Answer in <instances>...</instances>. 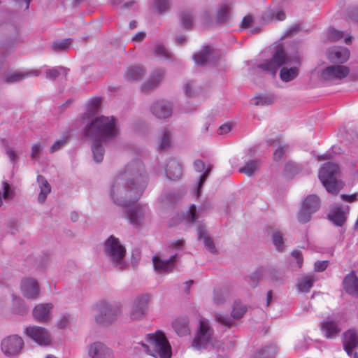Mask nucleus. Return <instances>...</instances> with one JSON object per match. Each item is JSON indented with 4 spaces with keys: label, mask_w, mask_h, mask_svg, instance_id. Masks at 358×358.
Returning a JSON list of instances; mask_svg holds the SVG:
<instances>
[{
    "label": "nucleus",
    "mask_w": 358,
    "mask_h": 358,
    "mask_svg": "<svg viewBox=\"0 0 358 358\" xmlns=\"http://www.w3.org/2000/svg\"><path fill=\"white\" fill-rule=\"evenodd\" d=\"M148 183L144 165L140 160L127 163L120 171L110 191L114 203L139 199Z\"/></svg>",
    "instance_id": "f257e3e1"
},
{
    "label": "nucleus",
    "mask_w": 358,
    "mask_h": 358,
    "mask_svg": "<svg viewBox=\"0 0 358 358\" xmlns=\"http://www.w3.org/2000/svg\"><path fill=\"white\" fill-rule=\"evenodd\" d=\"M301 57L299 53L287 55L282 45L275 47L272 57L269 60L258 65V68L266 71L273 76L280 71V78L283 82H289L299 75V66L301 65Z\"/></svg>",
    "instance_id": "f03ea898"
},
{
    "label": "nucleus",
    "mask_w": 358,
    "mask_h": 358,
    "mask_svg": "<svg viewBox=\"0 0 358 358\" xmlns=\"http://www.w3.org/2000/svg\"><path fill=\"white\" fill-rule=\"evenodd\" d=\"M85 136L91 140L109 143L117 138L120 130L113 116H99L92 120L83 129Z\"/></svg>",
    "instance_id": "7ed1b4c3"
},
{
    "label": "nucleus",
    "mask_w": 358,
    "mask_h": 358,
    "mask_svg": "<svg viewBox=\"0 0 358 358\" xmlns=\"http://www.w3.org/2000/svg\"><path fill=\"white\" fill-rule=\"evenodd\" d=\"M103 252L111 264L117 270L123 271L127 268L128 264L125 262L126 249L113 235L105 241Z\"/></svg>",
    "instance_id": "20e7f679"
},
{
    "label": "nucleus",
    "mask_w": 358,
    "mask_h": 358,
    "mask_svg": "<svg viewBox=\"0 0 358 358\" xmlns=\"http://www.w3.org/2000/svg\"><path fill=\"white\" fill-rule=\"evenodd\" d=\"M148 345L142 344L150 355L155 358H171V347L164 333L160 331L148 335Z\"/></svg>",
    "instance_id": "39448f33"
},
{
    "label": "nucleus",
    "mask_w": 358,
    "mask_h": 358,
    "mask_svg": "<svg viewBox=\"0 0 358 358\" xmlns=\"http://www.w3.org/2000/svg\"><path fill=\"white\" fill-rule=\"evenodd\" d=\"M338 173V165L331 162L324 164L319 171V179L331 194H336L343 187V183L336 178Z\"/></svg>",
    "instance_id": "423d86ee"
},
{
    "label": "nucleus",
    "mask_w": 358,
    "mask_h": 358,
    "mask_svg": "<svg viewBox=\"0 0 358 358\" xmlns=\"http://www.w3.org/2000/svg\"><path fill=\"white\" fill-rule=\"evenodd\" d=\"M96 322L101 326H108L115 321L120 315V308L115 304H111L106 301H101L96 304Z\"/></svg>",
    "instance_id": "0eeeda50"
},
{
    "label": "nucleus",
    "mask_w": 358,
    "mask_h": 358,
    "mask_svg": "<svg viewBox=\"0 0 358 358\" xmlns=\"http://www.w3.org/2000/svg\"><path fill=\"white\" fill-rule=\"evenodd\" d=\"M138 199H131V201L122 202L123 203H116L117 206L126 208V216L129 222L134 227H138L143 224L145 215L148 213V207L146 206L137 203Z\"/></svg>",
    "instance_id": "6e6552de"
},
{
    "label": "nucleus",
    "mask_w": 358,
    "mask_h": 358,
    "mask_svg": "<svg viewBox=\"0 0 358 358\" xmlns=\"http://www.w3.org/2000/svg\"><path fill=\"white\" fill-rule=\"evenodd\" d=\"M213 334V329L210 327L208 321L201 318L199 320V327L192 341V346L199 351L206 349Z\"/></svg>",
    "instance_id": "1a4fd4ad"
},
{
    "label": "nucleus",
    "mask_w": 358,
    "mask_h": 358,
    "mask_svg": "<svg viewBox=\"0 0 358 358\" xmlns=\"http://www.w3.org/2000/svg\"><path fill=\"white\" fill-rule=\"evenodd\" d=\"M320 208V198L315 194L308 196L304 199L301 208L298 213V221L302 224L309 222L311 219L312 214L317 212Z\"/></svg>",
    "instance_id": "9d476101"
},
{
    "label": "nucleus",
    "mask_w": 358,
    "mask_h": 358,
    "mask_svg": "<svg viewBox=\"0 0 358 358\" xmlns=\"http://www.w3.org/2000/svg\"><path fill=\"white\" fill-rule=\"evenodd\" d=\"M349 73L350 69L345 66L330 65L322 71L320 78L323 81L336 83L347 77Z\"/></svg>",
    "instance_id": "9b49d317"
},
{
    "label": "nucleus",
    "mask_w": 358,
    "mask_h": 358,
    "mask_svg": "<svg viewBox=\"0 0 358 358\" xmlns=\"http://www.w3.org/2000/svg\"><path fill=\"white\" fill-rule=\"evenodd\" d=\"M24 346V341L17 335L9 336L2 340L1 348L3 353L7 357L18 355Z\"/></svg>",
    "instance_id": "f8f14e48"
},
{
    "label": "nucleus",
    "mask_w": 358,
    "mask_h": 358,
    "mask_svg": "<svg viewBox=\"0 0 358 358\" xmlns=\"http://www.w3.org/2000/svg\"><path fill=\"white\" fill-rule=\"evenodd\" d=\"M150 296L148 294H142L137 296L133 301L129 316L132 320H142L148 308Z\"/></svg>",
    "instance_id": "ddd939ff"
},
{
    "label": "nucleus",
    "mask_w": 358,
    "mask_h": 358,
    "mask_svg": "<svg viewBox=\"0 0 358 358\" xmlns=\"http://www.w3.org/2000/svg\"><path fill=\"white\" fill-rule=\"evenodd\" d=\"M87 355L90 358H114V351L106 344L101 341H95L87 347Z\"/></svg>",
    "instance_id": "4468645a"
},
{
    "label": "nucleus",
    "mask_w": 358,
    "mask_h": 358,
    "mask_svg": "<svg viewBox=\"0 0 358 358\" xmlns=\"http://www.w3.org/2000/svg\"><path fill=\"white\" fill-rule=\"evenodd\" d=\"M245 312V306L240 302L235 301L231 314L232 318H231L227 315L218 313L215 315V319L221 324L230 327L234 324V320H238L242 317Z\"/></svg>",
    "instance_id": "2eb2a0df"
},
{
    "label": "nucleus",
    "mask_w": 358,
    "mask_h": 358,
    "mask_svg": "<svg viewBox=\"0 0 358 358\" xmlns=\"http://www.w3.org/2000/svg\"><path fill=\"white\" fill-rule=\"evenodd\" d=\"M25 333L40 345H48L51 342L49 332L43 327H28L25 329Z\"/></svg>",
    "instance_id": "dca6fc26"
},
{
    "label": "nucleus",
    "mask_w": 358,
    "mask_h": 358,
    "mask_svg": "<svg viewBox=\"0 0 358 358\" xmlns=\"http://www.w3.org/2000/svg\"><path fill=\"white\" fill-rule=\"evenodd\" d=\"M320 327L323 336L327 339L336 338L342 330L339 322L329 317L321 322Z\"/></svg>",
    "instance_id": "f3484780"
},
{
    "label": "nucleus",
    "mask_w": 358,
    "mask_h": 358,
    "mask_svg": "<svg viewBox=\"0 0 358 358\" xmlns=\"http://www.w3.org/2000/svg\"><path fill=\"white\" fill-rule=\"evenodd\" d=\"M20 288L22 295L29 300H34L39 296L40 286L38 281L34 278L22 279Z\"/></svg>",
    "instance_id": "a211bd4d"
},
{
    "label": "nucleus",
    "mask_w": 358,
    "mask_h": 358,
    "mask_svg": "<svg viewBox=\"0 0 358 358\" xmlns=\"http://www.w3.org/2000/svg\"><path fill=\"white\" fill-rule=\"evenodd\" d=\"M0 37L2 38L3 45L12 46L18 41V29L15 25L11 24L0 26Z\"/></svg>",
    "instance_id": "6ab92c4d"
},
{
    "label": "nucleus",
    "mask_w": 358,
    "mask_h": 358,
    "mask_svg": "<svg viewBox=\"0 0 358 358\" xmlns=\"http://www.w3.org/2000/svg\"><path fill=\"white\" fill-rule=\"evenodd\" d=\"M342 343L344 350L349 356H351L353 350L358 347V329L350 328L343 332Z\"/></svg>",
    "instance_id": "aec40b11"
},
{
    "label": "nucleus",
    "mask_w": 358,
    "mask_h": 358,
    "mask_svg": "<svg viewBox=\"0 0 358 358\" xmlns=\"http://www.w3.org/2000/svg\"><path fill=\"white\" fill-rule=\"evenodd\" d=\"M177 254H173L167 259H163L157 255L152 257L155 270L160 273H169L173 271Z\"/></svg>",
    "instance_id": "412c9836"
},
{
    "label": "nucleus",
    "mask_w": 358,
    "mask_h": 358,
    "mask_svg": "<svg viewBox=\"0 0 358 358\" xmlns=\"http://www.w3.org/2000/svg\"><path fill=\"white\" fill-rule=\"evenodd\" d=\"M152 113L159 119H165L169 117L173 111L171 103L165 101H158L155 102L151 106Z\"/></svg>",
    "instance_id": "4be33fe9"
},
{
    "label": "nucleus",
    "mask_w": 358,
    "mask_h": 358,
    "mask_svg": "<svg viewBox=\"0 0 358 358\" xmlns=\"http://www.w3.org/2000/svg\"><path fill=\"white\" fill-rule=\"evenodd\" d=\"M52 307L50 303L36 305L32 311L34 318L39 322H48L51 319L50 311Z\"/></svg>",
    "instance_id": "5701e85b"
},
{
    "label": "nucleus",
    "mask_w": 358,
    "mask_h": 358,
    "mask_svg": "<svg viewBox=\"0 0 358 358\" xmlns=\"http://www.w3.org/2000/svg\"><path fill=\"white\" fill-rule=\"evenodd\" d=\"M164 70L156 69L150 74L149 79L141 86L143 92H148L156 88L164 77Z\"/></svg>",
    "instance_id": "b1692460"
},
{
    "label": "nucleus",
    "mask_w": 358,
    "mask_h": 358,
    "mask_svg": "<svg viewBox=\"0 0 358 358\" xmlns=\"http://www.w3.org/2000/svg\"><path fill=\"white\" fill-rule=\"evenodd\" d=\"M349 57L350 51L344 47H335L329 49L327 52L328 59L334 63H344L349 59Z\"/></svg>",
    "instance_id": "393cba45"
},
{
    "label": "nucleus",
    "mask_w": 358,
    "mask_h": 358,
    "mask_svg": "<svg viewBox=\"0 0 358 358\" xmlns=\"http://www.w3.org/2000/svg\"><path fill=\"white\" fill-rule=\"evenodd\" d=\"M194 167L196 171L199 173H201L203 171V173L201 175L199 178V180L198 182V187L196 191V196H199L201 193V188L202 185L206 182L207 178L208 177L211 170H212V165L208 164L207 166H206L205 163L201 159H196L194 162Z\"/></svg>",
    "instance_id": "a878e982"
},
{
    "label": "nucleus",
    "mask_w": 358,
    "mask_h": 358,
    "mask_svg": "<svg viewBox=\"0 0 358 358\" xmlns=\"http://www.w3.org/2000/svg\"><path fill=\"white\" fill-rule=\"evenodd\" d=\"M343 285L347 293L358 296V278L354 271L350 272L344 278Z\"/></svg>",
    "instance_id": "bb28decb"
},
{
    "label": "nucleus",
    "mask_w": 358,
    "mask_h": 358,
    "mask_svg": "<svg viewBox=\"0 0 358 358\" xmlns=\"http://www.w3.org/2000/svg\"><path fill=\"white\" fill-rule=\"evenodd\" d=\"M165 172L169 179L178 180L182 175L181 164L176 159L171 158L167 162Z\"/></svg>",
    "instance_id": "cd10ccee"
},
{
    "label": "nucleus",
    "mask_w": 358,
    "mask_h": 358,
    "mask_svg": "<svg viewBox=\"0 0 358 358\" xmlns=\"http://www.w3.org/2000/svg\"><path fill=\"white\" fill-rule=\"evenodd\" d=\"M172 327L179 336H185L190 334L189 320L186 317H179L172 322Z\"/></svg>",
    "instance_id": "c85d7f7f"
},
{
    "label": "nucleus",
    "mask_w": 358,
    "mask_h": 358,
    "mask_svg": "<svg viewBox=\"0 0 358 358\" xmlns=\"http://www.w3.org/2000/svg\"><path fill=\"white\" fill-rule=\"evenodd\" d=\"M145 74V69L139 65L129 66L124 73L125 79L129 82L137 81Z\"/></svg>",
    "instance_id": "c756f323"
},
{
    "label": "nucleus",
    "mask_w": 358,
    "mask_h": 358,
    "mask_svg": "<svg viewBox=\"0 0 358 358\" xmlns=\"http://www.w3.org/2000/svg\"><path fill=\"white\" fill-rule=\"evenodd\" d=\"M198 238L203 240L204 246L212 254H217V250L211 237L208 234L203 226H199L197 230Z\"/></svg>",
    "instance_id": "7c9ffc66"
},
{
    "label": "nucleus",
    "mask_w": 358,
    "mask_h": 358,
    "mask_svg": "<svg viewBox=\"0 0 358 358\" xmlns=\"http://www.w3.org/2000/svg\"><path fill=\"white\" fill-rule=\"evenodd\" d=\"M329 219L336 226L341 227L346 220L345 212L341 207L333 208L328 215Z\"/></svg>",
    "instance_id": "2f4dec72"
},
{
    "label": "nucleus",
    "mask_w": 358,
    "mask_h": 358,
    "mask_svg": "<svg viewBox=\"0 0 358 358\" xmlns=\"http://www.w3.org/2000/svg\"><path fill=\"white\" fill-rule=\"evenodd\" d=\"M268 143L271 146H277V148L273 152V159L275 161L280 160L288 149V145L278 138L269 140Z\"/></svg>",
    "instance_id": "473e14b6"
},
{
    "label": "nucleus",
    "mask_w": 358,
    "mask_h": 358,
    "mask_svg": "<svg viewBox=\"0 0 358 358\" xmlns=\"http://www.w3.org/2000/svg\"><path fill=\"white\" fill-rule=\"evenodd\" d=\"M37 181L41 189L38 200L42 203L45 201L47 195L51 192V187L47 180L43 176H38Z\"/></svg>",
    "instance_id": "72a5a7b5"
},
{
    "label": "nucleus",
    "mask_w": 358,
    "mask_h": 358,
    "mask_svg": "<svg viewBox=\"0 0 358 358\" xmlns=\"http://www.w3.org/2000/svg\"><path fill=\"white\" fill-rule=\"evenodd\" d=\"M30 76H38L36 71L30 72H14L6 75L5 82L7 83H15L24 80Z\"/></svg>",
    "instance_id": "f704fd0d"
},
{
    "label": "nucleus",
    "mask_w": 358,
    "mask_h": 358,
    "mask_svg": "<svg viewBox=\"0 0 358 358\" xmlns=\"http://www.w3.org/2000/svg\"><path fill=\"white\" fill-rule=\"evenodd\" d=\"M266 278L272 282H282L285 279L284 273L274 267L266 268Z\"/></svg>",
    "instance_id": "c9c22d12"
},
{
    "label": "nucleus",
    "mask_w": 358,
    "mask_h": 358,
    "mask_svg": "<svg viewBox=\"0 0 358 358\" xmlns=\"http://www.w3.org/2000/svg\"><path fill=\"white\" fill-rule=\"evenodd\" d=\"M212 49L210 46L203 47L199 52L194 55L193 58L197 64L204 65L208 62Z\"/></svg>",
    "instance_id": "e433bc0d"
},
{
    "label": "nucleus",
    "mask_w": 358,
    "mask_h": 358,
    "mask_svg": "<svg viewBox=\"0 0 358 358\" xmlns=\"http://www.w3.org/2000/svg\"><path fill=\"white\" fill-rule=\"evenodd\" d=\"M94 143L92 145V151L93 154L94 160L99 163L102 162L104 155V148L102 145V141L93 140Z\"/></svg>",
    "instance_id": "4c0bfd02"
},
{
    "label": "nucleus",
    "mask_w": 358,
    "mask_h": 358,
    "mask_svg": "<svg viewBox=\"0 0 358 358\" xmlns=\"http://www.w3.org/2000/svg\"><path fill=\"white\" fill-rule=\"evenodd\" d=\"M230 17V7L227 4H221L217 11L215 21L217 23H224Z\"/></svg>",
    "instance_id": "58836bf2"
},
{
    "label": "nucleus",
    "mask_w": 358,
    "mask_h": 358,
    "mask_svg": "<svg viewBox=\"0 0 358 358\" xmlns=\"http://www.w3.org/2000/svg\"><path fill=\"white\" fill-rule=\"evenodd\" d=\"M315 280L316 279L313 275L303 277L297 284L298 289L303 292H309Z\"/></svg>",
    "instance_id": "ea45409f"
},
{
    "label": "nucleus",
    "mask_w": 358,
    "mask_h": 358,
    "mask_svg": "<svg viewBox=\"0 0 358 358\" xmlns=\"http://www.w3.org/2000/svg\"><path fill=\"white\" fill-rule=\"evenodd\" d=\"M275 353V348L273 345H268L261 348L253 355V358H271Z\"/></svg>",
    "instance_id": "a19ab883"
},
{
    "label": "nucleus",
    "mask_w": 358,
    "mask_h": 358,
    "mask_svg": "<svg viewBox=\"0 0 358 358\" xmlns=\"http://www.w3.org/2000/svg\"><path fill=\"white\" fill-rule=\"evenodd\" d=\"M259 166L258 160H252L245 163V166L239 169V172L243 173L248 176L253 175Z\"/></svg>",
    "instance_id": "79ce46f5"
},
{
    "label": "nucleus",
    "mask_w": 358,
    "mask_h": 358,
    "mask_svg": "<svg viewBox=\"0 0 358 358\" xmlns=\"http://www.w3.org/2000/svg\"><path fill=\"white\" fill-rule=\"evenodd\" d=\"M71 43V38H66L62 41L53 43L52 48L55 52H65L69 49Z\"/></svg>",
    "instance_id": "37998d69"
},
{
    "label": "nucleus",
    "mask_w": 358,
    "mask_h": 358,
    "mask_svg": "<svg viewBox=\"0 0 358 358\" xmlns=\"http://www.w3.org/2000/svg\"><path fill=\"white\" fill-rule=\"evenodd\" d=\"M67 73V69L62 66H57L46 71V78L50 80L56 79L61 73Z\"/></svg>",
    "instance_id": "c03bdc74"
},
{
    "label": "nucleus",
    "mask_w": 358,
    "mask_h": 358,
    "mask_svg": "<svg viewBox=\"0 0 358 358\" xmlns=\"http://www.w3.org/2000/svg\"><path fill=\"white\" fill-rule=\"evenodd\" d=\"M272 241L276 250L282 251L285 248L284 239L280 231H275L272 235Z\"/></svg>",
    "instance_id": "a18cd8bd"
},
{
    "label": "nucleus",
    "mask_w": 358,
    "mask_h": 358,
    "mask_svg": "<svg viewBox=\"0 0 358 358\" xmlns=\"http://www.w3.org/2000/svg\"><path fill=\"white\" fill-rule=\"evenodd\" d=\"M180 20L182 26L185 29H191L192 25V15L189 11H183L181 13Z\"/></svg>",
    "instance_id": "49530a36"
},
{
    "label": "nucleus",
    "mask_w": 358,
    "mask_h": 358,
    "mask_svg": "<svg viewBox=\"0 0 358 358\" xmlns=\"http://www.w3.org/2000/svg\"><path fill=\"white\" fill-rule=\"evenodd\" d=\"M171 145V135L168 130H164L160 138L159 143V149L164 150L169 148Z\"/></svg>",
    "instance_id": "de8ad7c7"
},
{
    "label": "nucleus",
    "mask_w": 358,
    "mask_h": 358,
    "mask_svg": "<svg viewBox=\"0 0 358 358\" xmlns=\"http://www.w3.org/2000/svg\"><path fill=\"white\" fill-rule=\"evenodd\" d=\"M255 105L256 106H268L273 102V97L272 96L259 95L255 99Z\"/></svg>",
    "instance_id": "09e8293b"
},
{
    "label": "nucleus",
    "mask_w": 358,
    "mask_h": 358,
    "mask_svg": "<svg viewBox=\"0 0 358 358\" xmlns=\"http://www.w3.org/2000/svg\"><path fill=\"white\" fill-rule=\"evenodd\" d=\"M264 277H266V268H260L257 270L250 277V280H253L255 282V284L252 285V286L255 287L257 285V282L262 280Z\"/></svg>",
    "instance_id": "8fccbe9b"
},
{
    "label": "nucleus",
    "mask_w": 358,
    "mask_h": 358,
    "mask_svg": "<svg viewBox=\"0 0 358 358\" xmlns=\"http://www.w3.org/2000/svg\"><path fill=\"white\" fill-rule=\"evenodd\" d=\"M169 0H155V7L159 13H163L169 8Z\"/></svg>",
    "instance_id": "3c124183"
},
{
    "label": "nucleus",
    "mask_w": 358,
    "mask_h": 358,
    "mask_svg": "<svg viewBox=\"0 0 358 358\" xmlns=\"http://www.w3.org/2000/svg\"><path fill=\"white\" fill-rule=\"evenodd\" d=\"M344 34L341 31H338L335 29L334 28H330L328 31L327 37L329 40L332 41H338L342 38H343Z\"/></svg>",
    "instance_id": "603ef678"
},
{
    "label": "nucleus",
    "mask_w": 358,
    "mask_h": 358,
    "mask_svg": "<svg viewBox=\"0 0 358 358\" xmlns=\"http://www.w3.org/2000/svg\"><path fill=\"white\" fill-rule=\"evenodd\" d=\"M195 83L194 81H188L184 86L185 93L187 96L192 97L196 93L195 89Z\"/></svg>",
    "instance_id": "864d4df0"
},
{
    "label": "nucleus",
    "mask_w": 358,
    "mask_h": 358,
    "mask_svg": "<svg viewBox=\"0 0 358 358\" xmlns=\"http://www.w3.org/2000/svg\"><path fill=\"white\" fill-rule=\"evenodd\" d=\"M42 150L43 146L40 143L34 144L31 148V158L32 159H38Z\"/></svg>",
    "instance_id": "5fc2aeb1"
},
{
    "label": "nucleus",
    "mask_w": 358,
    "mask_h": 358,
    "mask_svg": "<svg viewBox=\"0 0 358 358\" xmlns=\"http://www.w3.org/2000/svg\"><path fill=\"white\" fill-rule=\"evenodd\" d=\"M225 301L224 292L222 290H215L214 292L213 301L216 305H221Z\"/></svg>",
    "instance_id": "6e6d98bb"
},
{
    "label": "nucleus",
    "mask_w": 358,
    "mask_h": 358,
    "mask_svg": "<svg viewBox=\"0 0 358 358\" xmlns=\"http://www.w3.org/2000/svg\"><path fill=\"white\" fill-rule=\"evenodd\" d=\"M154 54L158 57H165V58L169 57L168 51L166 50V48L163 45H157L155 48Z\"/></svg>",
    "instance_id": "4d7b16f0"
},
{
    "label": "nucleus",
    "mask_w": 358,
    "mask_h": 358,
    "mask_svg": "<svg viewBox=\"0 0 358 358\" xmlns=\"http://www.w3.org/2000/svg\"><path fill=\"white\" fill-rule=\"evenodd\" d=\"M101 102V99L100 97H94L90 101L89 106L90 110L93 113L96 112L99 110Z\"/></svg>",
    "instance_id": "13d9d810"
},
{
    "label": "nucleus",
    "mask_w": 358,
    "mask_h": 358,
    "mask_svg": "<svg viewBox=\"0 0 358 358\" xmlns=\"http://www.w3.org/2000/svg\"><path fill=\"white\" fill-rule=\"evenodd\" d=\"M67 141V138L56 141L50 148V152H55L60 150Z\"/></svg>",
    "instance_id": "bf43d9fd"
},
{
    "label": "nucleus",
    "mask_w": 358,
    "mask_h": 358,
    "mask_svg": "<svg viewBox=\"0 0 358 358\" xmlns=\"http://www.w3.org/2000/svg\"><path fill=\"white\" fill-rule=\"evenodd\" d=\"M13 193L10 190V185L7 182H3V197L4 199L8 200L12 199Z\"/></svg>",
    "instance_id": "052dcab7"
},
{
    "label": "nucleus",
    "mask_w": 358,
    "mask_h": 358,
    "mask_svg": "<svg viewBox=\"0 0 358 358\" xmlns=\"http://www.w3.org/2000/svg\"><path fill=\"white\" fill-rule=\"evenodd\" d=\"M328 265V261H317L314 264V269L317 272H322L327 268Z\"/></svg>",
    "instance_id": "680f3d73"
},
{
    "label": "nucleus",
    "mask_w": 358,
    "mask_h": 358,
    "mask_svg": "<svg viewBox=\"0 0 358 358\" xmlns=\"http://www.w3.org/2000/svg\"><path fill=\"white\" fill-rule=\"evenodd\" d=\"M196 209L195 205H192L190 206L189 210L187 213V220L189 222H194L196 220Z\"/></svg>",
    "instance_id": "e2e57ef3"
},
{
    "label": "nucleus",
    "mask_w": 358,
    "mask_h": 358,
    "mask_svg": "<svg viewBox=\"0 0 358 358\" xmlns=\"http://www.w3.org/2000/svg\"><path fill=\"white\" fill-rule=\"evenodd\" d=\"M292 256L296 260L298 267L301 268L303 262L301 252L299 250H294L292 252Z\"/></svg>",
    "instance_id": "0e129e2a"
},
{
    "label": "nucleus",
    "mask_w": 358,
    "mask_h": 358,
    "mask_svg": "<svg viewBox=\"0 0 358 358\" xmlns=\"http://www.w3.org/2000/svg\"><path fill=\"white\" fill-rule=\"evenodd\" d=\"M348 16L351 20L358 23V6L350 8L348 11Z\"/></svg>",
    "instance_id": "69168bd1"
},
{
    "label": "nucleus",
    "mask_w": 358,
    "mask_h": 358,
    "mask_svg": "<svg viewBox=\"0 0 358 358\" xmlns=\"http://www.w3.org/2000/svg\"><path fill=\"white\" fill-rule=\"evenodd\" d=\"M70 323V317L67 315H63L57 322V326L62 329L66 328Z\"/></svg>",
    "instance_id": "338daca9"
},
{
    "label": "nucleus",
    "mask_w": 358,
    "mask_h": 358,
    "mask_svg": "<svg viewBox=\"0 0 358 358\" xmlns=\"http://www.w3.org/2000/svg\"><path fill=\"white\" fill-rule=\"evenodd\" d=\"M231 126L230 124H224L220 127V128L218 129V134L220 135L227 134V133L231 131Z\"/></svg>",
    "instance_id": "774afa93"
}]
</instances>
